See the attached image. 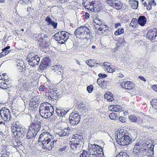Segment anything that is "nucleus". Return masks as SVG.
I'll list each match as a JSON object with an SVG mask.
<instances>
[{
  "mask_svg": "<svg viewBox=\"0 0 157 157\" xmlns=\"http://www.w3.org/2000/svg\"><path fill=\"white\" fill-rule=\"evenodd\" d=\"M67 146L66 144H63V147H60L59 149V151L60 152L65 151L67 148Z\"/></svg>",
  "mask_w": 157,
  "mask_h": 157,
  "instance_id": "nucleus-53",
  "label": "nucleus"
},
{
  "mask_svg": "<svg viewBox=\"0 0 157 157\" xmlns=\"http://www.w3.org/2000/svg\"><path fill=\"white\" fill-rule=\"evenodd\" d=\"M75 106L78 109L83 108L84 107L83 102L78 101L75 103Z\"/></svg>",
  "mask_w": 157,
  "mask_h": 157,
  "instance_id": "nucleus-47",
  "label": "nucleus"
},
{
  "mask_svg": "<svg viewBox=\"0 0 157 157\" xmlns=\"http://www.w3.org/2000/svg\"><path fill=\"white\" fill-rule=\"evenodd\" d=\"M157 36V29H153L149 30L147 34L148 39L152 40L154 39Z\"/></svg>",
  "mask_w": 157,
  "mask_h": 157,
  "instance_id": "nucleus-18",
  "label": "nucleus"
},
{
  "mask_svg": "<svg viewBox=\"0 0 157 157\" xmlns=\"http://www.w3.org/2000/svg\"><path fill=\"white\" fill-rule=\"evenodd\" d=\"M62 66L61 65H56L54 66L52 69L58 74L60 75L62 73L61 70H62Z\"/></svg>",
  "mask_w": 157,
  "mask_h": 157,
  "instance_id": "nucleus-36",
  "label": "nucleus"
},
{
  "mask_svg": "<svg viewBox=\"0 0 157 157\" xmlns=\"http://www.w3.org/2000/svg\"><path fill=\"white\" fill-rule=\"evenodd\" d=\"M61 94V91L55 88L50 92L49 96L52 100H57Z\"/></svg>",
  "mask_w": 157,
  "mask_h": 157,
  "instance_id": "nucleus-13",
  "label": "nucleus"
},
{
  "mask_svg": "<svg viewBox=\"0 0 157 157\" xmlns=\"http://www.w3.org/2000/svg\"><path fill=\"white\" fill-rule=\"evenodd\" d=\"M26 131L25 130L21 127L18 130L14 132H13L12 133V136L14 138H16V134L17 138H20L23 136L25 133Z\"/></svg>",
  "mask_w": 157,
  "mask_h": 157,
  "instance_id": "nucleus-19",
  "label": "nucleus"
},
{
  "mask_svg": "<svg viewBox=\"0 0 157 157\" xmlns=\"http://www.w3.org/2000/svg\"><path fill=\"white\" fill-rule=\"evenodd\" d=\"M93 22L94 23V25L95 29H97L99 27L102 25L101 21L99 18H95Z\"/></svg>",
  "mask_w": 157,
  "mask_h": 157,
  "instance_id": "nucleus-39",
  "label": "nucleus"
},
{
  "mask_svg": "<svg viewBox=\"0 0 157 157\" xmlns=\"http://www.w3.org/2000/svg\"><path fill=\"white\" fill-rule=\"evenodd\" d=\"M51 25L53 26L54 28L56 29L57 27V23L52 21L51 23Z\"/></svg>",
  "mask_w": 157,
  "mask_h": 157,
  "instance_id": "nucleus-63",
  "label": "nucleus"
},
{
  "mask_svg": "<svg viewBox=\"0 0 157 157\" xmlns=\"http://www.w3.org/2000/svg\"><path fill=\"white\" fill-rule=\"evenodd\" d=\"M17 67L19 71L21 73H24L26 70L25 64L22 60L17 61Z\"/></svg>",
  "mask_w": 157,
  "mask_h": 157,
  "instance_id": "nucleus-17",
  "label": "nucleus"
},
{
  "mask_svg": "<svg viewBox=\"0 0 157 157\" xmlns=\"http://www.w3.org/2000/svg\"><path fill=\"white\" fill-rule=\"evenodd\" d=\"M55 140L53 136L51 135L48 132H43L40 136L38 139L39 142H41L42 143L48 141H51Z\"/></svg>",
  "mask_w": 157,
  "mask_h": 157,
  "instance_id": "nucleus-6",
  "label": "nucleus"
},
{
  "mask_svg": "<svg viewBox=\"0 0 157 157\" xmlns=\"http://www.w3.org/2000/svg\"><path fill=\"white\" fill-rule=\"evenodd\" d=\"M38 42L39 44V47L40 49H43L44 48H46L49 45V40L47 39H44L41 38L38 39Z\"/></svg>",
  "mask_w": 157,
  "mask_h": 157,
  "instance_id": "nucleus-15",
  "label": "nucleus"
},
{
  "mask_svg": "<svg viewBox=\"0 0 157 157\" xmlns=\"http://www.w3.org/2000/svg\"><path fill=\"white\" fill-rule=\"evenodd\" d=\"M87 155V152L85 150L83 151L82 153L80 155V157H86Z\"/></svg>",
  "mask_w": 157,
  "mask_h": 157,
  "instance_id": "nucleus-59",
  "label": "nucleus"
},
{
  "mask_svg": "<svg viewBox=\"0 0 157 157\" xmlns=\"http://www.w3.org/2000/svg\"><path fill=\"white\" fill-rule=\"evenodd\" d=\"M132 139L128 135H125V136L118 140L117 141V143L121 145L124 146L128 145L131 142Z\"/></svg>",
  "mask_w": 157,
  "mask_h": 157,
  "instance_id": "nucleus-12",
  "label": "nucleus"
},
{
  "mask_svg": "<svg viewBox=\"0 0 157 157\" xmlns=\"http://www.w3.org/2000/svg\"><path fill=\"white\" fill-rule=\"evenodd\" d=\"M111 6L117 10H120L122 8L123 5L120 0H116Z\"/></svg>",
  "mask_w": 157,
  "mask_h": 157,
  "instance_id": "nucleus-24",
  "label": "nucleus"
},
{
  "mask_svg": "<svg viewBox=\"0 0 157 157\" xmlns=\"http://www.w3.org/2000/svg\"><path fill=\"white\" fill-rule=\"evenodd\" d=\"M70 143L71 148L73 150L76 149L77 147H78L80 145L79 144L75 143L72 140L70 141Z\"/></svg>",
  "mask_w": 157,
  "mask_h": 157,
  "instance_id": "nucleus-43",
  "label": "nucleus"
},
{
  "mask_svg": "<svg viewBox=\"0 0 157 157\" xmlns=\"http://www.w3.org/2000/svg\"><path fill=\"white\" fill-rule=\"evenodd\" d=\"M146 148H147L145 151L147 152L146 154L147 156H152L154 154L153 146L151 145V144H149L146 143Z\"/></svg>",
  "mask_w": 157,
  "mask_h": 157,
  "instance_id": "nucleus-25",
  "label": "nucleus"
},
{
  "mask_svg": "<svg viewBox=\"0 0 157 157\" xmlns=\"http://www.w3.org/2000/svg\"><path fill=\"white\" fill-rule=\"evenodd\" d=\"M110 119L112 120H116L117 118V116L116 113H114L112 112L110 113L109 116Z\"/></svg>",
  "mask_w": 157,
  "mask_h": 157,
  "instance_id": "nucleus-51",
  "label": "nucleus"
},
{
  "mask_svg": "<svg viewBox=\"0 0 157 157\" xmlns=\"http://www.w3.org/2000/svg\"><path fill=\"white\" fill-rule=\"evenodd\" d=\"M104 68L109 73H113L115 71V69L113 65H111L110 63L108 62L103 63Z\"/></svg>",
  "mask_w": 157,
  "mask_h": 157,
  "instance_id": "nucleus-22",
  "label": "nucleus"
},
{
  "mask_svg": "<svg viewBox=\"0 0 157 157\" xmlns=\"http://www.w3.org/2000/svg\"><path fill=\"white\" fill-rule=\"evenodd\" d=\"M57 140H55L51 141L45 142L42 143L43 148L45 150H50L52 149L54 146V143L56 142Z\"/></svg>",
  "mask_w": 157,
  "mask_h": 157,
  "instance_id": "nucleus-16",
  "label": "nucleus"
},
{
  "mask_svg": "<svg viewBox=\"0 0 157 157\" xmlns=\"http://www.w3.org/2000/svg\"><path fill=\"white\" fill-rule=\"evenodd\" d=\"M82 5L92 12H98L102 9V4L100 2H94L91 0H82Z\"/></svg>",
  "mask_w": 157,
  "mask_h": 157,
  "instance_id": "nucleus-2",
  "label": "nucleus"
},
{
  "mask_svg": "<svg viewBox=\"0 0 157 157\" xmlns=\"http://www.w3.org/2000/svg\"><path fill=\"white\" fill-rule=\"evenodd\" d=\"M0 115L2 119L5 121H9L11 117V113L6 107L2 108L0 111Z\"/></svg>",
  "mask_w": 157,
  "mask_h": 157,
  "instance_id": "nucleus-8",
  "label": "nucleus"
},
{
  "mask_svg": "<svg viewBox=\"0 0 157 157\" xmlns=\"http://www.w3.org/2000/svg\"><path fill=\"white\" fill-rule=\"evenodd\" d=\"M13 146L15 147H18L19 146H21L22 144L21 142L20 141H15L13 143Z\"/></svg>",
  "mask_w": 157,
  "mask_h": 157,
  "instance_id": "nucleus-55",
  "label": "nucleus"
},
{
  "mask_svg": "<svg viewBox=\"0 0 157 157\" xmlns=\"http://www.w3.org/2000/svg\"><path fill=\"white\" fill-rule=\"evenodd\" d=\"M99 78L101 79H103V78H105L107 77V75L105 74H102L100 73L98 75Z\"/></svg>",
  "mask_w": 157,
  "mask_h": 157,
  "instance_id": "nucleus-61",
  "label": "nucleus"
},
{
  "mask_svg": "<svg viewBox=\"0 0 157 157\" xmlns=\"http://www.w3.org/2000/svg\"><path fill=\"white\" fill-rule=\"evenodd\" d=\"M45 21L48 23V25H51V23L52 21L49 16H47L45 19Z\"/></svg>",
  "mask_w": 157,
  "mask_h": 157,
  "instance_id": "nucleus-57",
  "label": "nucleus"
},
{
  "mask_svg": "<svg viewBox=\"0 0 157 157\" xmlns=\"http://www.w3.org/2000/svg\"><path fill=\"white\" fill-rule=\"evenodd\" d=\"M115 0H105V1L107 4H108L109 6H111Z\"/></svg>",
  "mask_w": 157,
  "mask_h": 157,
  "instance_id": "nucleus-60",
  "label": "nucleus"
},
{
  "mask_svg": "<svg viewBox=\"0 0 157 157\" xmlns=\"http://www.w3.org/2000/svg\"><path fill=\"white\" fill-rule=\"evenodd\" d=\"M119 121L122 123H125V119L124 117L120 116L119 117Z\"/></svg>",
  "mask_w": 157,
  "mask_h": 157,
  "instance_id": "nucleus-62",
  "label": "nucleus"
},
{
  "mask_svg": "<svg viewBox=\"0 0 157 157\" xmlns=\"http://www.w3.org/2000/svg\"><path fill=\"white\" fill-rule=\"evenodd\" d=\"M124 30L123 29L119 28L114 32V34L116 36L120 35L124 33Z\"/></svg>",
  "mask_w": 157,
  "mask_h": 157,
  "instance_id": "nucleus-50",
  "label": "nucleus"
},
{
  "mask_svg": "<svg viewBox=\"0 0 157 157\" xmlns=\"http://www.w3.org/2000/svg\"><path fill=\"white\" fill-rule=\"evenodd\" d=\"M74 34L77 38L86 39L90 38L91 32L88 28L83 25L78 27L75 31Z\"/></svg>",
  "mask_w": 157,
  "mask_h": 157,
  "instance_id": "nucleus-3",
  "label": "nucleus"
},
{
  "mask_svg": "<svg viewBox=\"0 0 157 157\" xmlns=\"http://www.w3.org/2000/svg\"><path fill=\"white\" fill-rule=\"evenodd\" d=\"M137 145L138 148H140V149L141 151H145L146 149V142H141V143L137 142L136 144Z\"/></svg>",
  "mask_w": 157,
  "mask_h": 157,
  "instance_id": "nucleus-37",
  "label": "nucleus"
},
{
  "mask_svg": "<svg viewBox=\"0 0 157 157\" xmlns=\"http://www.w3.org/2000/svg\"><path fill=\"white\" fill-rule=\"evenodd\" d=\"M130 6L133 9H136L138 6V2L137 1H130Z\"/></svg>",
  "mask_w": 157,
  "mask_h": 157,
  "instance_id": "nucleus-41",
  "label": "nucleus"
},
{
  "mask_svg": "<svg viewBox=\"0 0 157 157\" xmlns=\"http://www.w3.org/2000/svg\"><path fill=\"white\" fill-rule=\"evenodd\" d=\"M59 3L63 4L66 2L68 0H56Z\"/></svg>",
  "mask_w": 157,
  "mask_h": 157,
  "instance_id": "nucleus-64",
  "label": "nucleus"
},
{
  "mask_svg": "<svg viewBox=\"0 0 157 157\" xmlns=\"http://www.w3.org/2000/svg\"><path fill=\"white\" fill-rule=\"evenodd\" d=\"M21 127V125L18 121L14 122L12 124L11 126V128L13 132L19 129Z\"/></svg>",
  "mask_w": 157,
  "mask_h": 157,
  "instance_id": "nucleus-26",
  "label": "nucleus"
},
{
  "mask_svg": "<svg viewBox=\"0 0 157 157\" xmlns=\"http://www.w3.org/2000/svg\"><path fill=\"white\" fill-rule=\"evenodd\" d=\"M156 3L154 0H149L148 4L147 6V10H150L152 9V6H155Z\"/></svg>",
  "mask_w": 157,
  "mask_h": 157,
  "instance_id": "nucleus-42",
  "label": "nucleus"
},
{
  "mask_svg": "<svg viewBox=\"0 0 157 157\" xmlns=\"http://www.w3.org/2000/svg\"><path fill=\"white\" fill-rule=\"evenodd\" d=\"M120 86L121 88L125 90H131L133 89L134 87V83L130 81L122 82L120 83Z\"/></svg>",
  "mask_w": 157,
  "mask_h": 157,
  "instance_id": "nucleus-11",
  "label": "nucleus"
},
{
  "mask_svg": "<svg viewBox=\"0 0 157 157\" xmlns=\"http://www.w3.org/2000/svg\"><path fill=\"white\" fill-rule=\"evenodd\" d=\"M82 139V137L81 136L78 134H75L73 136L71 140L73 142L79 144Z\"/></svg>",
  "mask_w": 157,
  "mask_h": 157,
  "instance_id": "nucleus-35",
  "label": "nucleus"
},
{
  "mask_svg": "<svg viewBox=\"0 0 157 157\" xmlns=\"http://www.w3.org/2000/svg\"><path fill=\"white\" fill-rule=\"evenodd\" d=\"M80 116L77 113L74 112L71 113L69 115V120L70 123L72 125L78 124L80 121Z\"/></svg>",
  "mask_w": 157,
  "mask_h": 157,
  "instance_id": "nucleus-9",
  "label": "nucleus"
},
{
  "mask_svg": "<svg viewBox=\"0 0 157 157\" xmlns=\"http://www.w3.org/2000/svg\"><path fill=\"white\" fill-rule=\"evenodd\" d=\"M50 63L49 58L48 57H44L40 65V68L41 70H44L49 65Z\"/></svg>",
  "mask_w": 157,
  "mask_h": 157,
  "instance_id": "nucleus-20",
  "label": "nucleus"
},
{
  "mask_svg": "<svg viewBox=\"0 0 157 157\" xmlns=\"http://www.w3.org/2000/svg\"><path fill=\"white\" fill-rule=\"evenodd\" d=\"M37 101L36 98L34 97L32 98L29 102V107L31 108L32 109H34L36 107Z\"/></svg>",
  "mask_w": 157,
  "mask_h": 157,
  "instance_id": "nucleus-31",
  "label": "nucleus"
},
{
  "mask_svg": "<svg viewBox=\"0 0 157 157\" xmlns=\"http://www.w3.org/2000/svg\"><path fill=\"white\" fill-rule=\"evenodd\" d=\"M104 97L109 101H111L113 100V95L109 92H107L105 94Z\"/></svg>",
  "mask_w": 157,
  "mask_h": 157,
  "instance_id": "nucleus-38",
  "label": "nucleus"
},
{
  "mask_svg": "<svg viewBox=\"0 0 157 157\" xmlns=\"http://www.w3.org/2000/svg\"><path fill=\"white\" fill-rule=\"evenodd\" d=\"M108 27L106 25H102L99 27L95 29L96 34L99 35L103 34L104 32L107 29Z\"/></svg>",
  "mask_w": 157,
  "mask_h": 157,
  "instance_id": "nucleus-21",
  "label": "nucleus"
},
{
  "mask_svg": "<svg viewBox=\"0 0 157 157\" xmlns=\"http://www.w3.org/2000/svg\"><path fill=\"white\" fill-rule=\"evenodd\" d=\"M37 134V133H36L33 131H32L29 128L27 132L26 137L28 139H32L36 136Z\"/></svg>",
  "mask_w": 157,
  "mask_h": 157,
  "instance_id": "nucleus-33",
  "label": "nucleus"
},
{
  "mask_svg": "<svg viewBox=\"0 0 157 157\" xmlns=\"http://www.w3.org/2000/svg\"><path fill=\"white\" fill-rule=\"evenodd\" d=\"M150 104L153 108L157 110V99H153L150 101Z\"/></svg>",
  "mask_w": 157,
  "mask_h": 157,
  "instance_id": "nucleus-46",
  "label": "nucleus"
},
{
  "mask_svg": "<svg viewBox=\"0 0 157 157\" xmlns=\"http://www.w3.org/2000/svg\"><path fill=\"white\" fill-rule=\"evenodd\" d=\"M93 90V86L92 85L88 86L87 87V90L89 93H91Z\"/></svg>",
  "mask_w": 157,
  "mask_h": 157,
  "instance_id": "nucleus-56",
  "label": "nucleus"
},
{
  "mask_svg": "<svg viewBox=\"0 0 157 157\" xmlns=\"http://www.w3.org/2000/svg\"><path fill=\"white\" fill-rule=\"evenodd\" d=\"M116 157H129V156L126 152H120Z\"/></svg>",
  "mask_w": 157,
  "mask_h": 157,
  "instance_id": "nucleus-49",
  "label": "nucleus"
},
{
  "mask_svg": "<svg viewBox=\"0 0 157 157\" xmlns=\"http://www.w3.org/2000/svg\"><path fill=\"white\" fill-rule=\"evenodd\" d=\"M138 20L136 18H133L132 19L130 24V26L134 28H136L138 25Z\"/></svg>",
  "mask_w": 157,
  "mask_h": 157,
  "instance_id": "nucleus-45",
  "label": "nucleus"
},
{
  "mask_svg": "<svg viewBox=\"0 0 157 157\" xmlns=\"http://www.w3.org/2000/svg\"><path fill=\"white\" fill-rule=\"evenodd\" d=\"M19 85L21 86V88L25 90H28L31 88V84L26 79L21 78L19 80Z\"/></svg>",
  "mask_w": 157,
  "mask_h": 157,
  "instance_id": "nucleus-14",
  "label": "nucleus"
},
{
  "mask_svg": "<svg viewBox=\"0 0 157 157\" xmlns=\"http://www.w3.org/2000/svg\"><path fill=\"white\" fill-rule=\"evenodd\" d=\"M109 109L111 111L119 112L122 109L121 106L119 105H110L108 107Z\"/></svg>",
  "mask_w": 157,
  "mask_h": 157,
  "instance_id": "nucleus-27",
  "label": "nucleus"
},
{
  "mask_svg": "<svg viewBox=\"0 0 157 157\" xmlns=\"http://www.w3.org/2000/svg\"><path fill=\"white\" fill-rule=\"evenodd\" d=\"M56 112L57 115L59 117H62L67 113L66 110L60 108H57L56 109Z\"/></svg>",
  "mask_w": 157,
  "mask_h": 157,
  "instance_id": "nucleus-34",
  "label": "nucleus"
},
{
  "mask_svg": "<svg viewBox=\"0 0 157 157\" xmlns=\"http://www.w3.org/2000/svg\"><path fill=\"white\" fill-rule=\"evenodd\" d=\"M138 147L137 146V145L135 144L134 146V148L133 149V154L135 156H137L139 155L141 151V150L140 149V148H138Z\"/></svg>",
  "mask_w": 157,
  "mask_h": 157,
  "instance_id": "nucleus-44",
  "label": "nucleus"
},
{
  "mask_svg": "<svg viewBox=\"0 0 157 157\" xmlns=\"http://www.w3.org/2000/svg\"><path fill=\"white\" fill-rule=\"evenodd\" d=\"M127 132L125 130L123 129H120L117 133V137L116 138V140H120V139L125 136V135H128Z\"/></svg>",
  "mask_w": 157,
  "mask_h": 157,
  "instance_id": "nucleus-23",
  "label": "nucleus"
},
{
  "mask_svg": "<svg viewBox=\"0 0 157 157\" xmlns=\"http://www.w3.org/2000/svg\"><path fill=\"white\" fill-rule=\"evenodd\" d=\"M2 147L3 148L1 152V157H9L10 152L7 151V146L3 145L2 146Z\"/></svg>",
  "mask_w": 157,
  "mask_h": 157,
  "instance_id": "nucleus-29",
  "label": "nucleus"
},
{
  "mask_svg": "<svg viewBox=\"0 0 157 157\" xmlns=\"http://www.w3.org/2000/svg\"><path fill=\"white\" fill-rule=\"evenodd\" d=\"M70 34L65 31H59L54 35V39L60 44H63L68 39Z\"/></svg>",
  "mask_w": 157,
  "mask_h": 157,
  "instance_id": "nucleus-4",
  "label": "nucleus"
},
{
  "mask_svg": "<svg viewBox=\"0 0 157 157\" xmlns=\"http://www.w3.org/2000/svg\"><path fill=\"white\" fill-rule=\"evenodd\" d=\"M0 76L1 77L0 78V88L4 89H6L9 87L8 84L6 83L7 81H5L2 78V77L1 76V75H0Z\"/></svg>",
  "mask_w": 157,
  "mask_h": 157,
  "instance_id": "nucleus-32",
  "label": "nucleus"
},
{
  "mask_svg": "<svg viewBox=\"0 0 157 157\" xmlns=\"http://www.w3.org/2000/svg\"><path fill=\"white\" fill-rule=\"evenodd\" d=\"M92 62V60L91 59L86 60V63L88 65L91 67H93L94 66L93 64L91 63Z\"/></svg>",
  "mask_w": 157,
  "mask_h": 157,
  "instance_id": "nucleus-58",
  "label": "nucleus"
},
{
  "mask_svg": "<svg viewBox=\"0 0 157 157\" xmlns=\"http://www.w3.org/2000/svg\"><path fill=\"white\" fill-rule=\"evenodd\" d=\"M88 152L91 154L103 153L102 148L95 144L91 145L89 149Z\"/></svg>",
  "mask_w": 157,
  "mask_h": 157,
  "instance_id": "nucleus-10",
  "label": "nucleus"
},
{
  "mask_svg": "<svg viewBox=\"0 0 157 157\" xmlns=\"http://www.w3.org/2000/svg\"><path fill=\"white\" fill-rule=\"evenodd\" d=\"M39 91L40 92H47V91L48 90V89L47 87L44 85H41L39 86Z\"/></svg>",
  "mask_w": 157,
  "mask_h": 157,
  "instance_id": "nucleus-52",
  "label": "nucleus"
},
{
  "mask_svg": "<svg viewBox=\"0 0 157 157\" xmlns=\"http://www.w3.org/2000/svg\"><path fill=\"white\" fill-rule=\"evenodd\" d=\"M54 109L50 103L45 102L42 103L40 107V113L41 116L48 118L53 114Z\"/></svg>",
  "mask_w": 157,
  "mask_h": 157,
  "instance_id": "nucleus-1",
  "label": "nucleus"
},
{
  "mask_svg": "<svg viewBox=\"0 0 157 157\" xmlns=\"http://www.w3.org/2000/svg\"><path fill=\"white\" fill-rule=\"evenodd\" d=\"M42 121L40 119H35L31 123L29 128L32 131L37 134L40 130L41 127Z\"/></svg>",
  "mask_w": 157,
  "mask_h": 157,
  "instance_id": "nucleus-5",
  "label": "nucleus"
},
{
  "mask_svg": "<svg viewBox=\"0 0 157 157\" xmlns=\"http://www.w3.org/2000/svg\"><path fill=\"white\" fill-rule=\"evenodd\" d=\"M147 18L144 16H140L138 19V22L140 25L144 26L147 22Z\"/></svg>",
  "mask_w": 157,
  "mask_h": 157,
  "instance_id": "nucleus-30",
  "label": "nucleus"
},
{
  "mask_svg": "<svg viewBox=\"0 0 157 157\" xmlns=\"http://www.w3.org/2000/svg\"><path fill=\"white\" fill-rule=\"evenodd\" d=\"M108 81L103 80V79L98 78L97 80V83L102 89L106 88L107 85Z\"/></svg>",
  "mask_w": 157,
  "mask_h": 157,
  "instance_id": "nucleus-28",
  "label": "nucleus"
},
{
  "mask_svg": "<svg viewBox=\"0 0 157 157\" xmlns=\"http://www.w3.org/2000/svg\"><path fill=\"white\" fill-rule=\"evenodd\" d=\"M28 62L29 65L33 67L38 65L40 61V58L38 56L33 53L30 54L28 56Z\"/></svg>",
  "mask_w": 157,
  "mask_h": 157,
  "instance_id": "nucleus-7",
  "label": "nucleus"
},
{
  "mask_svg": "<svg viewBox=\"0 0 157 157\" xmlns=\"http://www.w3.org/2000/svg\"><path fill=\"white\" fill-rule=\"evenodd\" d=\"M128 117L131 122H136L138 120L137 117L134 115H130L128 116Z\"/></svg>",
  "mask_w": 157,
  "mask_h": 157,
  "instance_id": "nucleus-48",
  "label": "nucleus"
},
{
  "mask_svg": "<svg viewBox=\"0 0 157 157\" xmlns=\"http://www.w3.org/2000/svg\"><path fill=\"white\" fill-rule=\"evenodd\" d=\"M70 130L69 129L65 128L59 132V135L60 136H63L68 135L70 132Z\"/></svg>",
  "mask_w": 157,
  "mask_h": 157,
  "instance_id": "nucleus-40",
  "label": "nucleus"
},
{
  "mask_svg": "<svg viewBox=\"0 0 157 157\" xmlns=\"http://www.w3.org/2000/svg\"><path fill=\"white\" fill-rule=\"evenodd\" d=\"M1 76L2 75V78L5 81H9V78L7 75V74L6 73H3L2 74Z\"/></svg>",
  "mask_w": 157,
  "mask_h": 157,
  "instance_id": "nucleus-54",
  "label": "nucleus"
}]
</instances>
